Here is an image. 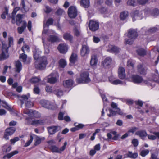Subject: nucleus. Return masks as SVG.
<instances>
[{"instance_id":"nucleus-16","label":"nucleus","mask_w":159,"mask_h":159,"mask_svg":"<svg viewBox=\"0 0 159 159\" xmlns=\"http://www.w3.org/2000/svg\"><path fill=\"white\" fill-rule=\"evenodd\" d=\"M61 129V127L58 126H51L48 128L49 133L50 134H53Z\"/></svg>"},{"instance_id":"nucleus-34","label":"nucleus","mask_w":159,"mask_h":159,"mask_svg":"<svg viewBox=\"0 0 159 159\" xmlns=\"http://www.w3.org/2000/svg\"><path fill=\"white\" fill-rule=\"evenodd\" d=\"M19 152L17 150L13 151L11 153H8L4 157V158L7 157L8 159L10 158L14 155L17 154Z\"/></svg>"},{"instance_id":"nucleus-61","label":"nucleus","mask_w":159,"mask_h":159,"mask_svg":"<svg viewBox=\"0 0 159 159\" xmlns=\"http://www.w3.org/2000/svg\"><path fill=\"white\" fill-rule=\"evenodd\" d=\"M148 139L151 140H155L156 139V137L152 135H147Z\"/></svg>"},{"instance_id":"nucleus-5","label":"nucleus","mask_w":159,"mask_h":159,"mask_svg":"<svg viewBox=\"0 0 159 159\" xmlns=\"http://www.w3.org/2000/svg\"><path fill=\"white\" fill-rule=\"evenodd\" d=\"M3 50L2 53L0 54V61L7 58L9 56L8 53V47L5 44H2Z\"/></svg>"},{"instance_id":"nucleus-2","label":"nucleus","mask_w":159,"mask_h":159,"mask_svg":"<svg viewBox=\"0 0 159 159\" xmlns=\"http://www.w3.org/2000/svg\"><path fill=\"white\" fill-rule=\"evenodd\" d=\"M89 74L87 72H84L80 74V78L76 79V82L78 84L87 83L90 81Z\"/></svg>"},{"instance_id":"nucleus-11","label":"nucleus","mask_w":159,"mask_h":159,"mask_svg":"<svg viewBox=\"0 0 159 159\" xmlns=\"http://www.w3.org/2000/svg\"><path fill=\"white\" fill-rule=\"evenodd\" d=\"M90 49L87 45H83L80 50V54L81 56L84 57L89 53Z\"/></svg>"},{"instance_id":"nucleus-53","label":"nucleus","mask_w":159,"mask_h":159,"mask_svg":"<svg viewBox=\"0 0 159 159\" xmlns=\"http://www.w3.org/2000/svg\"><path fill=\"white\" fill-rule=\"evenodd\" d=\"M93 40L94 43H98L100 41V39L99 37L95 36H93Z\"/></svg>"},{"instance_id":"nucleus-26","label":"nucleus","mask_w":159,"mask_h":159,"mask_svg":"<svg viewBox=\"0 0 159 159\" xmlns=\"http://www.w3.org/2000/svg\"><path fill=\"white\" fill-rule=\"evenodd\" d=\"M27 25V23L25 21L23 22V24L21 27H19L18 28L17 30L19 34H22L24 31Z\"/></svg>"},{"instance_id":"nucleus-3","label":"nucleus","mask_w":159,"mask_h":159,"mask_svg":"<svg viewBox=\"0 0 159 159\" xmlns=\"http://www.w3.org/2000/svg\"><path fill=\"white\" fill-rule=\"evenodd\" d=\"M30 97V95L28 94V95H23L20 97V100L21 102V107L24 103L25 104V106L27 107H30L33 106V103L31 101H28V98Z\"/></svg>"},{"instance_id":"nucleus-13","label":"nucleus","mask_w":159,"mask_h":159,"mask_svg":"<svg viewBox=\"0 0 159 159\" xmlns=\"http://www.w3.org/2000/svg\"><path fill=\"white\" fill-rule=\"evenodd\" d=\"M131 79L132 82L135 84H139L143 81L142 77L138 75H132Z\"/></svg>"},{"instance_id":"nucleus-32","label":"nucleus","mask_w":159,"mask_h":159,"mask_svg":"<svg viewBox=\"0 0 159 159\" xmlns=\"http://www.w3.org/2000/svg\"><path fill=\"white\" fill-rule=\"evenodd\" d=\"M127 155L129 157L135 159L137 157L138 154L137 152L133 153L132 152L129 151L127 154Z\"/></svg>"},{"instance_id":"nucleus-24","label":"nucleus","mask_w":159,"mask_h":159,"mask_svg":"<svg viewBox=\"0 0 159 159\" xmlns=\"http://www.w3.org/2000/svg\"><path fill=\"white\" fill-rule=\"evenodd\" d=\"M77 56L76 54L73 53L70 58V64H74L77 60Z\"/></svg>"},{"instance_id":"nucleus-45","label":"nucleus","mask_w":159,"mask_h":159,"mask_svg":"<svg viewBox=\"0 0 159 159\" xmlns=\"http://www.w3.org/2000/svg\"><path fill=\"white\" fill-rule=\"evenodd\" d=\"M21 50L24 53H25V51L29 52L30 47L28 45L25 44L22 47Z\"/></svg>"},{"instance_id":"nucleus-19","label":"nucleus","mask_w":159,"mask_h":159,"mask_svg":"<svg viewBox=\"0 0 159 159\" xmlns=\"http://www.w3.org/2000/svg\"><path fill=\"white\" fill-rule=\"evenodd\" d=\"M118 76L121 79H123L125 77V74L124 68L120 67L118 70Z\"/></svg>"},{"instance_id":"nucleus-8","label":"nucleus","mask_w":159,"mask_h":159,"mask_svg":"<svg viewBox=\"0 0 159 159\" xmlns=\"http://www.w3.org/2000/svg\"><path fill=\"white\" fill-rule=\"evenodd\" d=\"M68 14L70 18H75L77 16V11L74 6H70L68 9Z\"/></svg>"},{"instance_id":"nucleus-51","label":"nucleus","mask_w":159,"mask_h":159,"mask_svg":"<svg viewBox=\"0 0 159 159\" xmlns=\"http://www.w3.org/2000/svg\"><path fill=\"white\" fill-rule=\"evenodd\" d=\"M32 114L33 115L34 117L35 118H39L40 117V114L36 111H34L32 112Z\"/></svg>"},{"instance_id":"nucleus-4","label":"nucleus","mask_w":159,"mask_h":159,"mask_svg":"<svg viewBox=\"0 0 159 159\" xmlns=\"http://www.w3.org/2000/svg\"><path fill=\"white\" fill-rule=\"evenodd\" d=\"M59 76L57 73H52L48 77L44 79L46 80L47 82L51 84H53L56 82L59 78Z\"/></svg>"},{"instance_id":"nucleus-52","label":"nucleus","mask_w":159,"mask_h":159,"mask_svg":"<svg viewBox=\"0 0 159 159\" xmlns=\"http://www.w3.org/2000/svg\"><path fill=\"white\" fill-rule=\"evenodd\" d=\"M136 2L134 0H129L127 2V4L130 6H134L136 4Z\"/></svg>"},{"instance_id":"nucleus-39","label":"nucleus","mask_w":159,"mask_h":159,"mask_svg":"<svg viewBox=\"0 0 159 159\" xmlns=\"http://www.w3.org/2000/svg\"><path fill=\"white\" fill-rule=\"evenodd\" d=\"M73 32L74 35L76 36H79L81 34V32L79 28L75 27L73 29Z\"/></svg>"},{"instance_id":"nucleus-42","label":"nucleus","mask_w":159,"mask_h":159,"mask_svg":"<svg viewBox=\"0 0 159 159\" xmlns=\"http://www.w3.org/2000/svg\"><path fill=\"white\" fill-rule=\"evenodd\" d=\"M119 50V48L115 46H112L110 48V51L112 52L118 53Z\"/></svg>"},{"instance_id":"nucleus-38","label":"nucleus","mask_w":159,"mask_h":159,"mask_svg":"<svg viewBox=\"0 0 159 159\" xmlns=\"http://www.w3.org/2000/svg\"><path fill=\"white\" fill-rule=\"evenodd\" d=\"M5 11L3 12L1 15V17L2 19H5L6 17V16L8 14L9 8L8 7H4Z\"/></svg>"},{"instance_id":"nucleus-10","label":"nucleus","mask_w":159,"mask_h":159,"mask_svg":"<svg viewBox=\"0 0 159 159\" xmlns=\"http://www.w3.org/2000/svg\"><path fill=\"white\" fill-rule=\"evenodd\" d=\"M131 16L134 21L136 20L141 19L143 17V13L141 11H139L136 10L131 13Z\"/></svg>"},{"instance_id":"nucleus-29","label":"nucleus","mask_w":159,"mask_h":159,"mask_svg":"<svg viewBox=\"0 0 159 159\" xmlns=\"http://www.w3.org/2000/svg\"><path fill=\"white\" fill-rule=\"evenodd\" d=\"M34 136L35 142L34 145L35 146L40 144L41 143L42 140H44V137L41 138L35 135Z\"/></svg>"},{"instance_id":"nucleus-36","label":"nucleus","mask_w":159,"mask_h":159,"mask_svg":"<svg viewBox=\"0 0 159 159\" xmlns=\"http://www.w3.org/2000/svg\"><path fill=\"white\" fill-rule=\"evenodd\" d=\"M109 80L111 83L114 85L122 84L125 83L119 79H116L115 80H111L110 79Z\"/></svg>"},{"instance_id":"nucleus-49","label":"nucleus","mask_w":159,"mask_h":159,"mask_svg":"<svg viewBox=\"0 0 159 159\" xmlns=\"http://www.w3.org/2000/svg\"><path fill=\"white\" fill-rule=\"evenodd\" d=\"M149 151L148 149L142 150L140 152V155L143 157L145 156L149 153Z\"/></svg>"},{"instance_id":"nucleus-15","label":"nucleus","mask_w":159,"mask_h":159,"mask_svg":"<svg viewBox=\"0 0 159 159\" xmlns=\"http://www.w3.org/2000/svg\"><path fill=\"white\" fill-rule=\"evenodd\" d=\"M98 62V59L97 55L95 54L92 55L90 62V65L92 66H95L97 65Z\"/></svg>"},{"instance_id":"nucleus-56","label":"nucleus","mask_w":159,"mask_h":159,"mask_svg":"<svg viewBox=\"0 0 159 159\" xmlns=\"http://www.w3.org/2000/svg\"><path fill=\"white\" fill-rule=\"evenodd\" d=\"M152 14L154 16H157L159 14V11L157 9H155L152 11Z\"/></svg>"},{"instance_id":"nucleus-55","label":"nucleus","mask_w":159,"mask_h":159,"mask_svg":"<svg viewBox=\"0 0 159 159\" xmlns=\"http://www.w3.org/2000/svg\"><path fill=\"white\" fill-rule=\"evenodd\" d=\"M158 30V29L157 28L154 27L151 28H150L148 30V31L150 33H154Z\"/></svg>"},{"instance_id":"nucleus-48","label":"nucleus","mask_w":159,"mask_h":159,"mask_svg":"<svg viewBox=\"0 0 159 159\" xmlns=\"http://www.w3.org/2000/svg\"><path fill=\"white\" fill-rule=\"evenodd\" d=\"M53 22V20L52 18H50L49 19L47 20V23L45 25H44V27L46 26H48L49 25H52Z\"/></svg>"},{"instance_id":"nucleus-41","label":"nucleus","mask_w":159,"mask_h":159,"mask_svg":"<svg viewBox=\"0 0 159 159\" xmlns=\"http://www.w3.org/2000/svg\"><path fill=\"white\" fill-rule=\"evenodd\" d=\"M26 0H21V2L20 6L25 10V11H27L29 10V8L26 7L25 4V1Z\"/></svg>"},{"instance_id":"nucleus-44","label":"nucleus","mask_w":159,"mask_h":159,"mask_svg":"<svg viewBox=\"0 0 159 159\" xmlns=\"http://www.w3.org/2000/svg\"><path fill=\"white\" fill-rule=\"evenodd\" d=\"M55 93L58 97H60L63 95V91L61 89H58L56 91Z\"/></svg>"},{"instance_id":"nucleus-14","label":"nucleus","mask_w":159,"mask_h":159,"mask_svg":"<svg viewBox=\"0 0 159 159\" xmlns=\"http://www.w3.org/2000/svg\"><path fill=\"white\" fill-rule=\"evenodd\" d=\"M57 49L61 53H65L68 50V47L66 44H60L58 47Z\"/></svg>"},{"instance_id":"nucleus-31","label":"nucleus","mask_w":159,"mask_h":159,"mask_svg":"<svg viewBox=\"0 0 159 159\" xmlns=\"http://www.w3.org/2000/svg\"><path fill=\"white\" fill-rule=\"evenodd\" d=\"M63 37L65 39L70 41H72L73 39V36L69 33H65L63 34Z\"/></svg>"},{"instance_id":"nucleus-9","label":"nucleus","mask_w":159,"mask_h":159,"mask_svg":"<svg viewBox=\"0 0 159 159\" xmlns=\"http://www.w3.org/2000/svg\"><path fill=\"white\" fill-rule=\"evenodd\" d=\"M89 27L91 31H95L99 29V23L95 21L91 20L89 23Z\"/></svg>"},{"instance_id":"nucleus-60","label":"nucleus","mask_w":159,"mask_h":159,"mask_svg":"<svg viewBox=\"0 0 159 159\" xmlns=\"http://www.w3.org/2000/svg\"><path fill=\"white\" fill-rule=\"evenodd\" d=\"M19 139H20L18 137H16L13 139H11L10 141L11 143L14 144L16 142L19 141Z\"/></svg>"},{"instance_id":"nucleus-12","label":"nucleus","mask_w":159,"mask_h":159,"mask_svg":"<svg viewBox=\"0 0 159 159\" xmlns=\"http://www.w3.org/2000/svg\"><path fill=\"white\" fill-rule=\"evenodd\" d=\"M128 37L132 39H134L137 37L138 35L136 30L130 29L128 31Z\"/></svg>"},{"instance_id":"nucleus-64","label":"nucleus","mask_w":159,"mask_h":159,"mask_svg":"<svg viewBox=\"0 0 159 159\" xmlns=\"http://www.w3.org/2000/svg\"><path fill=\"white\" fill-rule=\"evenodd\" d=\"M46 91L48 93H51L52 91V87L49 86H47L46 87Z\"/></svg>"},{"instance_id":"nucleus-7","label":"nucleus","mask_w":159,"mask_h":159,"mask_svg":"<svg viewBox=\"0 0 159 159\" xmlns=\"http://www.w3.org/2000/svg\"><path fill=\"white\" fill-rule=\"evenodd\" d=\"M67 144V142H65L64 143V145L60 148L56 146L52 145L50 147V149L52 152L61 153L65 149Z\"/></svg>"},{"instance_id":"nucleus-50","label":"nucleus","mask_w":159,"mask_h":159,"mask_svg":"<svg viewBox=\"0 0 159 159\" xmlns=\"http://www.w3.org/2000/svg\"><path fill=\"white\" fill-rule=\"evenodd\" d=\"M33 139V136L30 135V139L25 144V147H26L29 146L31 143L32 142Z\"/></svg>"},{"instance_id":"nucleus-27","label":"nucleus","mask_w":159,"mask_h":159,"mask_svg":"<svg viewBox=\"0 0 159 159\" xmlns=\"http://www.w3.org/2000/svg\"><path fill=\"white\" fill-rule=\"evenodd\" d=\"M80 4L81 6L85 8H88L90 6L89 0H81Z\"/></svg>"},{"instance_id":"nucleus-35","label":"nucleus","mask_w":159,"mask_h":159,"mask_svg":"<svg viewBox=\"0 0 159 159\" xmlns=\"http://www.w3.org/2000/svg\"><path fill=\"white\" fill-rule=\"evenodd\" d=\"M128 16V13L127 11H124L120 14V17L121 20H124Z\"/></svg>"},{"instance_id":"nucleus-46","label":"nucleus","mask_w":159,"mask_h":159,"mask_svg":"<svg viewBox=\"0 0 159 159\" xmlns=\"http://www.w3.org/2000/svg\"><path fill=\"white\" fill-rule=\"evenodd\" d=\"M11 149V147L7 145H5L3 146V151H4L5 150L6 152H9Z\"/></svg>"},{"instance_id":"nucleus-54","label":"nucleus","mask_w":159,"mask_h":159,"mask_svg":"<svg viewBox=\"0 0 159 159\" xmlns=\"http://www.w3.org/2000/svg\"><path fill=\"white\" fill-rule=\"evenodd\" d=\"M132 143L134 147H137L138 145V141L136 139H133L132 141Z\"/></svg>"},{"instance_id":"nucleus-47","label":"nucleus","mask_w":159,"mask_h":159,"mask_svg":"<svg viewBox=\"0 0 159 159\" xmlns=\"http://www.w3.org/2000/svg\"><path fill=\"white\" fill-rule=\"evenodd\" d=\"M31 82L33 83H38L40 81V78L38 77H34L31 79Z\"/></svg>"},{"instance_id":"nucleus-30","label":"nucleus","mask_w":159,"mask_h":159,"mask_svg":"<svg viewBox=\"0 0 159 159\" xmlns=\"http://www.w3.org/2000/svg\"><path fill=\"white\" fill-rule=\"evenodd\" d=\"M44 120H33L32 122L31 125H42L44 124Z\"/></svg>"},{"instance_id":"nucleus-20","label":"nucleus","mask_w":159,"mask_h":159,"mask_svg":"<svg viewBox=\"0 0 159 159\" xmlns=\"http://www.w3.org/2000/svg\"><path fill=\"white\" fill-rule=\"evenodd\" d=\"M111 59L110 57H108L102 62V64L104 67H106L111 64Z\"/></svg>"},{"instance_id":"nucleus-6","label":"nucleus","mask_w":159,"mask_h":159,"mask_svg":"<svg viewBox=\"0 0 159 159\" xmlns=\"http://www.w3.org/2000/svg\"><path fill=\"white\" fill-rule=\"evenodd\" d=\"M40 103L43 107L48 109L53 110L57 108L55 104H52L50 102L47 100H41Z\"/></svg>"},{"instance_id":"nucleus-22","label":"nucleus","mask_w":159,"mask_h":159,"mask_svg":"<svg viewBox=\"0 0 159 159\" xmlns=\"http://www.w3.org/2000/svg\"><path fill=\"white\" fill-rule=\"evenodd\" d=\"M48 40L51 43H54L58 41V38L56 35H49L47 38Z\"/></svg>"},{"instance_id":"nucleus-21","label":"nucleus","mask_w":159,"mask_h":159,"mask_svg":"<svg viewBox=\"0 0 159 159\" xmlns=\"http://www.w3.org/2000/svg\"><path fill=\"white\" fill-rule=\"evenodd\" d=\"M135 134L139 136L143 139L147 136V134L145 130L137 131L136 132Z\"/></svg>"},{"instance_id":"nucleus-33","label":"nucleus","mask_w":159,"mask_h":159,"mask_svg":"<svg viewBox=\"0 0 159 159\" xmlns=\"http://www.w3.org/2000/svg\"><path fill=\"white\" fill-rule=\"evenodd\" d=\"M16 24L18 26L20 25L21 23H23V22L24 21H22V18L21 15L20 14L17 15L16 17Z\"/></svg>"},{"instance_id":"nucleus-57","label":"nucleus","mask_w":159,"mask_h":159,"mask_svg":"<svg viewBox=\"0 0 159 159\" xmlns=\"http://www.w3.org/2000/svg\"><path fill=\"white\" fill-rule=\"evenodd\" d=\"M138 129V128L136 127H134L132 128L131 129H129L128 132V133L129 134L130 133H134L136 130Z\"/></svg>"},{"instance_id":"nucleus-63","label":"nucleus","mask_w":159,"mask_h":159,"mask_svg":"<svg viewBox=\"0 0 159 159\" xmlns=\"http://www.w3.org/2000/svg\"><path fill=\"white\" fill-rule=\"evenodd\" d=\"M40 89L39 88L37 87H35L34 89V93L38 94L39 93Z\"/></svg>"},{"instance_id":"nucleus-37","label":"nucleus","mask_w":159,"mask_h":159,"mask_svg":"<svg viewBox=\"0 0 159 159\" xmlns=\"http://www.w3.org/2000/svg\"><path fill=\"white\" fill-rule=\"evenodd\" d=\"M16 129L14 128H10L7 129L5 131V133L10 135H11L15 131Z\"/></svg>"},{"instance_id":"nucleus-59","label":"nucleus","mask_w":159,"mask_h":159,"mask_svg":"<svg viewBox=\"0 0 159 159\" xmlns=\"http://www.w3.org/2000/svg\"><path fill=\"white\" fill-rule=\"evenodd\" d=\"M148 0H137L138 2L140 4L143 5L148 2Z\"/></svg>"},{"instance_id":"nucleus-1","label":"nucleus","mask_w":159,"mask_h":159,"mask_svg":"<svg viewBox=\"0 0 159 159\" xmlns=\"http://www.w3.org/2000/svg\"><path fill=\"white\" fill-rule=\"evenodd\" d=\"M33 52L34 57L37 60L35 62V67L41 70H43L48 64L47 58L45 56L40 57L41 52L38 48H35Z\"/></svg>"},{"instance_id":"nucleus-58","label":"nucleus","mask_w":159,"mask_h":159,"mask_svg":"<svg viewBox=\"0 0 159 159\" xmlns=\"http://www.w3.org/2000/svg\"><path fill=\"white\" fill-rule=\"evenodd\" d=\"M64 12V11L63 10L59 8L58 9L56 12V13L58 15H62Z\"/></svg>"},{"instance_id":"nucleus-43","label":"nucleus","mask_w":159,"mask_h":159,"mask_svg":"<svg viewBox=\"0 0 159 159\" xmlns=\"http://www.w3.org/2000/svg\"><path fill=\"white\" fill-rule=\"evenodd\" d=\"M59 64L60 67L64 68L67 64L66 62V61L63 59H61L59 61Z\"/></svg>"},{"instance_id":"nucleus-62","label":"nucleus","mask_w":159,"mask_h":159,"mask_svg":"<svg viewBox=\"0 0 159 159\" xmlns=\"http://www.w3.org/2000/svg\"><path fill=\"white\" fill-rule=\"evenodd\" d=\"M24 112L25 114H28L29 116H31L32 114V112H31L28 109H25L24 110Z\"/></svg>"},{"instance_id":"nucleus-40","label":"nucleus","mask_w":159,"mask_h":159,"mask_svg":"<svg viewBox=\"0 0 159 159\" xmlns=\"http://www.w3.org/2000/svg\"><path fill=\"white\" fill-rule=\"evenodd\" d=\"M27 55L24 53L20 55L19 58L20 60L23 62H25L27 58Z\"/></svg>"},{"instance_id":"nucleus-28","label":"nucleus","mask_w":159,"mask_h":159,"mask_svg":"<svg viewBox=\"0 0 159 159\" xmlns=\"http://www.w3.org/2000/svg\"><path fill=\"white\" fill-rule=\"evenodd\" d=\"M136 52L137 54L140 56L143 57L146 54V52L143 48H139L136 50Z\"/></svg>"},{"instance_id":"nucleus-25","label":"nucleus","mask_w":159,"mask_h":159,"mask_svg":"<svg viewBox=\"0 0 159 159\" xmlns=\"http://www.w3.org/2000/svg\"><path fill=\"white\" fill-rule=\"evenodd\" d=\"M137 70L139 73L141 74L144 75L146 73V70L145 68L143 67V64H139L137 66Z\"/></svg>"},{"instance_id":"nucleus-17","label":"nucleus","mask_w":159,"mask_h":159,"mask_svg":"<svg viewBox=\"0 0 159 159\" xmlns=\"http://www.w3.org/2000/svg\"><path fill=\"white\" fill-rule=\"evenodd\" d=\"M22 69L21 62L19 61L15 62V63L14 71L17 73H19Z\"/></svg>"},{"instance_id":"nucleus-18","label":"nucleus","mask_w":159,"mask_h":159,"mask_svg":"<svg viewBox=\"0 0 159 159\" xmlns=\"http://www.w3.org/2000/svg\"><path fill=\"white\" fill-rule=\"evenodd\" d=\"M64 86L66 88H70L73 84V81L71 79H68L63 82Z\"/></svg>"},{"instance_id":"nucleus-23","label":"nucleus","mask_w":159,"mask_h":159,"mask_svg":"<svg viewBox=\"0 0 159 159\" xmlns=\"http://www.w3.org/2000/svg\"><path fill=\"white\" fill-rule=\"evenodd\" d=\"M111 107L113 109H116L117 110L116 112L119 115H122L123 114V112L121 111L120 109L118 107V105L116 103L113 102H112L111 104Z\"/></svg>"}]
</instances>
